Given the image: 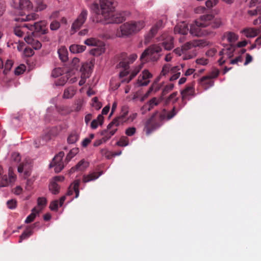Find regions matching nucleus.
I'll use <instances>...</instances> for the list:
<instances>
[{
  "label": "nucleus",
  "instance_id": "nucleus-15",
  "mask_svg": "<svg viewBox=\"0 0 261 261\" xmlns=\"http://www.w3.org/2000/svg\"><path fill=\"white\" fill-rule=\"evenodd\" d=\"M207 45V42L203 40H195L193 41H189L184 44L181 47L184 53L194 47H203Z\"/></svg>",
  "mask_w": 261,
  "mask_h": 261
},
{
  "label": "nucleus",
  "instance_id": "nucleus-61",
  "mask_svg": "<svg viewBox=\"0 0 261 261\" xmlns=\"http://www.w3.org/2000/svg\"><path fill=\"white\" fill-rule=\"evenodd\" d=\"M49 208L52 211H57L58 208V201L55 200L52 201L50 204Z\"/></svg>",
  "mask_w": 261,
  "mask_h": 261
},
{
  "label": "nucleus",
  "instance_id": "nucleus-48",
  "mask_svg": "<svg viewBox=\"0 0 261 261\" xmlns=\"http://www.w3.org/2000/svg\"><path fill=\"white\" fill-rule=\"evenodd\" d=\"M60 27V23L57 20L53 21L50 24V29L52 31H56Z\"/></svg>",
  "mask_w": 261,
  "mask_h": 261
},
{
  "label": "nucleus",
  "instance_id": "nucleus-2",
  "mask_svg": "<svg viewBox=\"0 0 261 261\" xmlns=\"http://www.w3.org/2000/svg\"><path fill=\"white\" fill-rule=\"evenodd\" d=\"M127 113L128 111H126L120 116L113 119L108 125L107 129L101 132V135L103 136L102 139L96 140L93 145L95 147L98 146L102 144L103 141L106 142L114 135L117 130V127L126 121L125 118Z\"/></svg>",
  "mask_w": 261,
  "mask_h": 261
},
{
  "label": "nucleus",
  "instance_id": "nucleus-5",
  "mask_svg": "<svg viewBox=\"0 0 261 261\" xmlns=\"http://www.w3.org/2000/svg\"><path fill=\"white\" fill-rule=\"evenodd\" d=\"M162 48L160 44H153L145 49L140 56L142 62H156L162 56Z\"/></svg>",
  "mask_w": 261,
  "mask_h": 261
},
{
  "label": "nucleus",
  "instance_id": "nucleus-33",
  "mask_svg": "<svg viewBox=\"0 0 261 261\" xmlns=\"http://www.w3.org/2000/svg\"><path fill=\"white\" fill-rule=\"evenodd\" d=\"M79 139V134L75 131L72 132L67 138L68 144H74Z\"/></svg>",
  "mask_w": 261,
  "mask_h": 261
},
{
  "label": "nucleus",
  "instance_id": "nucleus-34",
  "mask_svg": "<svg viewBox=\"0 0 261 261\" xmlns=\"http://www.w3.org/2000/svg\"><path fill=\"white\" fill-rule=\"evenodd\" d=\"M210 24L208 26H211L213 29L218 28L222 24V21L220 18H214L212 15V18L210 20Z\"/></svg>",
  "mask_w": 261,
  "mask_h": 261
},
{
  "label": "nucleus",
  "instance_id": "nucleus-16",
  "mask_svg": "<svg viewBox=\"0 0 261 261\" xmlns=\"http://www.w3.org/2000/svg\"><path fill=\"white\" fill-rule=\"evenodd\" d=\"M152 77V75L148 70H144L139 75L138 80V84L139 86H145L150 82L149 79Z\"/></svg>",
  "mask_w": 261,
  "mask_h": 261
},
{
  "label": "nucleus",
  "instance_id": "nucleus-47",
  "mask_svg": "<svg viewBox=\"0 0 261 261\" xmlns=\"http://www.w3.org/2000/svg\"><path fill=\"white\" fill-rule=\"evenodd\" d=\"M92 101V106L96 110H99L101 108L102 104L100 102L98 101V99L97 97L93 98Z\"/></svg>",
  "mask_w": 261,
  "mask_h": 261
},
{
  "label": "nucleus",
  "instance_id": "nucleus-54",
  "mask_svg": "<svg viewBox=\"0 0 261 261\" xmlns=\"http://www.w3.org/2000/svg\"><path fill=\"white\" fill-rule=\"evenodd\" d=\"M136 132V128L135 127H130L125 130V134L128 136H133Z\"/></svg>",
  "mask_w": 261,
  "mask_h": 261
},
{
  "label": "nucleus",
  "instance_id": "nucleus-46",
  "mask_svg": "<svg viewBox=\"0 0 261 261\" xmlns=\"http://www.w3.org/2000/svg\"><path fill=\"white\" fill-rule=\"evenodd\" d=\"M13 63L12 62V61L11 60H8L5 65H4V73L5 74H7L9 71L11 69V68H12V66H13Z\"/></svg>",
  "mask_w": 261,
  "mask_h": 261
},
{
  "label": "nucleus",
  "instance_id": "nucleus-22",
  "mask_svg": "<svg viewBox=\"0 0 261 261\" xmlns=\"http://www.w3.org/2000/svg\"><path fill=\"white\" fill-rule=\"evenodd\" d=\"M188 26L184 22L178 23L174 28V33L175 34L186 35L188 34Z\"/></svg>",
  "mask_w": 261,
  "mask_h": 261
},
{
  "label": "nucleus",
  "instance_id": "nucleus-49",
  "mask_svg": "<svg viewBox=\"0 0 261 261\" xmlns=\"http://www.w3.org/2000/svg\"><path fill=\"white\" fill-rule=\"evenodd\" d=\"M171 65L169 64H165L162 68L161 75H166L168 73H170Z\"/></svg>",
  "mask_w": 261,
  "mask_h": 261
},
{
  "label": "nucleus",
  "instance_id": "nucleus-4",
  "mask_svg": "<svg viewBox=\"0 0 261 261\" xmlns=\"http://www.w3.org/2000/svg\"><path fill=\"white\" fill-rule=\"evenodd\" d=\"M145 25L143 20L130 21L125 22L120 26L118 32L119 36L122 37H129L137 34Z\"/></svg>",
  "mask_w": 261,
  "mask_h": 261
},
{
  "label": "nucleus",
  "instance_id": "nucleus-3",
  "mask_svg": "<svg viewBox=\"0 0 261 261\" xmlns=\"http://www.w3.org/2000/svg\"><path fill=\"white\" fill-rule=\"evenodd\" d=\"M212 18V14H205L201 16L190 26V33L194 36L200 37L208 35L210 32L205 29L210 24V20Z\"/></svg>",
  "mask_w": 261,
  "mask_h": 261
},
{
  "label": "nucleus",
  "instance_id": "nucleus-52",
  "mask_svg": "<svg viewBox=\"0 0 261 261\" xmlns=\"http://www.w3.org/2000/svg\"><path fill=\"white\" fill-rule=\"evenodd\" d=\"M159 81V78L156 79V80L153 82L152 85L150 87V88L148 90V92L150 93L152 92L153 90H154L155 91H157L159 90L160 87L157 86L158 82Z\"/></svg>",
  "mask_w": 261,
  "mask_h": 261
},
{
  "label": "nucleus",
  "instance_id": "nucleus-23",
  "mask_svg": "<svg viewBox=\"0 0 261 261\" xmlns=\"http://www.w3.org/2000/svg\"><path fill=\"white\" fill-rule=\"evenodd\" d=\"M105 45L103 42L99 43L98 44L95 45L93 48L90 50V54L94 56H98L100 55L105 51Z\"/></svg>",
  "mask_w": 261,
  "mask_h": 261
},
{
  "label": "nucleus",
  "instance_id": "nucleus-14",
  "mask_svg": "<svg viewBox=\"0 0 261 261\" xmlns=\"http://www.w3.org/2000/svg\"><path fill=\"white\" fill-rule=\"evenodd\" d=\"M183 106L186 103V100H190V96H194L195 95V88L193 85L187 86L185 88L180 91Z\"/></svg>",
  "mask_w": 261,
  "mask_h": 261
},
{
  "label": "nucleus",
  "instance_id": "nucleus-45",
  "mask_svg": "<svg viewBox=\"0 0 261 261\" xmlns=\"http://www.w3.org/2000/svg\"><path fill=\"white\" fill-rule=\"evenodd\" d=\"M174 84L172 83L167 85L163 90L162 93V96L166 95L169 92L172 91L174 88Z\"/></svg>",
  "mask_w": 261,
  "mask_h": 261
},
{
  "label": "nucleus",
  "instance_id": "nucleus-12",
  "mask_svg": "<svg viewBox=\"0 0 261 261\" xmlns=\"http://www.w3.org/2000/svg\"><path fill=\"white\" fill-rule=\"evenodd\" d=\"M235 49L236 46L231 44L225 46L219 52V55L222 56V57L218 60L220 65H222L225 63L226 60H223V58H224L223 56H226L227 58L228 59L232 58L233 56V53L235 51Z\"/></svg>",
  "mask_w": 261,
  "mask_h": 261
},
{
  "label": "nucleus",
  "instance_id": "nucleus-9",
  "mask_svg": "<svg viewBox=\"0 0 261 261\" xmlns=\"http://www.w3.org/2000/svg\"><path fill=\"white\" fill-rule=\"evenodd\" d=\"M64 156V152L60 151L53 158L52 162L49 165V167H55L54 170L56 173H59L64 168V165L63 162V158Z\"/></svg>",
  "mask_w": 261,
  "mask_h": 261
},
{
  "label": "nucleus",
  "instance_id": "nucleus-37",
  "mask_svg": "<svg viewBox=\"0 0 261 261\" xmlns=\"http://www.w3.org/2000/svg\"><path fill=\"white\" fill-rule=\"evenodd\" d=\"M103 117L102 115H99L96 119H94L91 123V127L93 129H96L98 124L101 125L103 123Z\"/></svg>",
  "mask_w": 261,
  "mask_h": 261
},
{
  "label": "nucleus",
  "instance_id": "nucleus-63",
  "mask_svg": "<svg viewBox=\"0 0 261 261\" xmlns=\"http://www.w3.org/2000/svg\"><path fill=\"white\" fill-rule=\"evenodd\" d=\"M25 69V66H18L15 70V74L16 75H19L22 74Z\"/></svg>",
  "mask_w": 261,
  "mask_h": 261
},
{
  "label": "nucleus",
  "instance_id": "nucleus-24",
  "mask_svg": "<svg viewBox=\"0 0 261 261\" xmlns=\"http://www.w3.org/2000/svg\"><path fill=\"white\" fill-rule=\"evenodd\" d=\"M199 80L201 86L205 89H207L214 85V82L213 80H212L210 76H204L202 77Z\"/></svg>",
  "mask_w": 261,
  "mask_h": 261
},
{
  "label": "nucleus",
  "instance_id": "nucleus-26",
  "mask_svg": "<svg viewBox=\"0 0 261 261\" xmlns=\"http://www.w3.org/2000/svg\"><path fill=\"white\" fill-rule=\"evenodd\" d=\"M86 46L82 45L73 44L70 46L69 50L73 54H80L85 50Z\"/></svg>",
  "mask_w": 261,
  "mask_h": 261
},
{
  "label": "nucleus",
  "instance_id": "nucleus-57",
  "mask_svg": "<svg viewBox=\"0 0 261 261\" xmlns=\"http://www.w3.org/2000/svg\"><path fill=\"white\" fill-rule=\"evenodd\" d=\"M7 206L10 209H13L16 207V201L14 199L9 200L7 202Z\"/></svg>",
  "mask_w": 261,
  "mask_h": 261
},
{
  "label": "nucleus",
  "instance_id": "nucleus-13",
  "mask_svg": "<svg viewBox=\"0 0 261 261\" xmlns=\"http://www.w3.org/2000/svg\"><path fill=\"white\" fill-rule=\"evenodd\" d=\"M0 178V188H1L8 187L13 184L16 180V176L10 168L9 169L8 176L6 174L3 175Z\"/></svg>",
  "mask_w": 261,
  "mask_h": 261
},
{
  "label": "nucleus",
  "instance_id": "nucleus-30",
  "mask_svg": "<svg viewBox=\"0 0 261 261\" xmlns=\"http://www.w3.org/2000/svg\"><path fill=\"white\" fill-rule=\"evenodd\" d=\"M75 94V90L73 87H70L64 90L63 95V98L69 99L72 98Z\"/></svg>",
  "mask_w": 261,
  "mask_h": 261
},
{
  "label": "nucleus",
  "instance_id": "nucleus-59",
  "mask_svg": "<svg viewBox=\"0 0 261 261\" xmlns=\"http://www.w3.org/2000/svg\"><path fill=\"white\" fill-rule=\"evenodd\" d=\"M155 35L151 33L150 31L145 36V41L144 43L147 44L149 43L150 40Z\"/></svg>",
  "mask_w": 261,
  "mask_h": 261
},
{
  "label": "nucleus",
  "instance_id": "nucleus-21",
  "mask_svg": "<svg viewBox=\"0 0 261 261\" xmlns=\"http://www.w3.org/2000/svg\"><path fill=\"white\" fill-rule=\"evenodd\" d=\"M81 180L80 179L75 180L72 185L68 188L67 192V195H71L73 194V192L75 193V198L78 197L79 195V188L80 185Z\"/></svg>",
  "mask_w": 261,
  "mask_h": 261
},
{
  "label": "nucleus",
  "instance_id": "nucleus-1",
  "mask_svg": "<svg viewBox=\"0 0 261 261\" xmlns=\"http://www.w3.org/2000/svg\"><path fill=\"white\" fill-rule=\"evenodd\" d=\"M101 13L98 14L97 22L103 24L119 23L125 20V17L121 13L114 11L115 7L110 0H99Z\"/></svg>",
  "mask_w": 261,
  "mask_h": 261
},
{
  "label": "nucleus",
  "instance_id": "nucleus-11",
  "mask_svg": "<svg viewBox=\"0 0 261 261\" xmlns=\"http://www.w3.org/2000/svg\"><path fill=\"white\" fill-rule=\"evenodd\" d=\"M137 58V56L136 54H133L129 56H127L125 53H122L120 56V61L119 63L116 65V68L129 69V64L133 63Z\"/></svg>",
  "mask_w": 261,
  "mask_h": 261
},
{
  "label": "nucleus",
  "instance_id": "nucleus-55",
  "mask_svg": "<svg viewBox=\"0 0 261 261\" xmlns=\"http://www.w3.org/2000/svg\"><path fill=\"white\" fill-rule=\"evenodd\" d=\"M68 78L66 76H63L59 79L57 82H56V85L58 86H63L68 81Z\"/></svg>",
  "mask_w": 261,
  "mask_h": 261
},
{
  "label": "nucleus",
  "instance_id": "nucleus-31",
  "mask_svg": "<svg viewBox=\"0 0 261 261\" xmlns=\"http://www.w3.org/2000/svg\"><path fill=\"white\" fill-rule=\"evenodd\" d=\"M178 110H176L175 107H173L171 111L167 112L165 109H164L162 113L165 115L167 120H169L173 118L177 113Z\"/></svg>",
  "mask_w": 261,
  "mask_h": 261
},
{
  "label": "nucleus",
  "instance_id": "nucleus-43",
  "mask_svg": "<svg viewBox=\"0 0 261 261\" xmlns=\"http://www.w3.org/2000/svg\"><path fill=\"white\" fill-rule=\"evenodd\" d=\"M129 139L127 137H121L119 141L117 142V144L119 146H126L128 145Z\"/></svg>",
  "mask_w": 261,
  "mask_h": 261
},
{
  "label": "nucleus",
  "instance_id": "nucleus-6",
  "mask_svg": "<svg viewBox=\"0 0 261 261\" xmlns=\"http://www.w3.org/2000/svg\"><path fill=\"white\" fill-rule=\"evenodd\" d=\"M165 114H159L158 111L155 112L146 122L145 128L147 133L149 134L160 127L162 124V121L165 119Z\"/></svg>",
  "mask_w": 261,
  "mask_h": 261
},
{
  "label": "nucleus",
  "instance_id": "nucleus-35",
  "mask_svg": "<svg viewBox=\"0 0 261 261\" xmlns=\"http://www.w3.org/2000/svg\"><path fill=\"white\" fill-rule=\"evenodd\" d=\"M38 17V15L33 13L31 14H28L25 17H19L15 18L16 21H29L31 20H36Z\"/></svg>",
  "mask_w": 261,
  "mask_h": 261
},
{
  "label": "nucleus",
  "instance_id": "nucleus-18",
  "mask_svg": "<svg viewBox=\"0 0 261 261\" xmlns=\"http://www.w3.org/2000/svg\"><path fill=\"white\" fill-rule=\"evenodd\" d=\"M39 224V223L36 222L34 223L33 224L31 225L30 226H28L26 228V229L24 230V231L23 232V233L21 234V236L19 237V243H21L22 240L28 238L33 234V229L38 226Z\"/></svg>",
  "mask_w": 261,
  "mask_h": 261
},
{
  "label": "nucleus",
  "instance_id": "nucleus-28",
  "mask_svg": "<svg viewBox=\"0 0 261 261\" xmlns=\"http://www.w3.org/2000/svg\"><path fill=\"white\" fill-rule=\"evenodd\" d=\"M100 173L92 172L87 175H84L83 178V181L85 183L97 179L100 175Z\"/></svg>",
  "mask_w": 261,
  "mask_h": 261
},
{
  "label": "nucleus",
  "instance_id": "nucleus-62",
  "mask_svg": "<svg viewBox=\"0 0 261 261\" xmlns=\"http://www.w3.org/2000/svg\"><path fill=\"white\" fill-rule=\"evenodd\" d=\"M196 62L197 64L206 65L208 63V60L204 58H201L197 59L196 61Z\"/></svg>",
  "mask_w": 261,
  "mask_h": 261
},
{
  "label": "nucleus",
  "instance_id": "nucleus-25",
  "mask_svg": "<svg viewBox=\"0 0 261 261\" xmlns=\"http://www.w3.org/2000/svg\"><path fill=\"white\" fill-rule=\"evenodd\" d=\"M223 38L224 39H226L228 42L232 43L235 42L238 39L239 36L234 32H226L224 33Z\"/></svg>",
  "mask_w": 261,
  "mask_h": 261
},
{
  "label": "nucleus",
  "instance_id": "nucleus-7",
  "mask_svg": "<svg viewBox=\"0 0 261 261\" xmlns=\"http://www.w3.org/2000/svg\"><path fill=\"white\" fill-rule=\"evenodd\" d=\"M93 65L92 61L83 64L80 69V71L82 72L81 79L79 82V85L80 86L84 85L86 82V79L90 77Z\"/></svg>",
  "mask_w": 261,
  "mask_h": 261
},
{
  "label": "nucleus",
  "instance_id": "nucleus-29",
  "mask_svg": "<svg viewBox=\"0 0 261 261\" xmlns=\"http://www.w3.org/2000/svg\"><path fill=\"white\" fill-rule=\"evenodd\" d=\"M25 23L16 25L14 29V34L18 37H22L24 33L25 30L28 29L27 27H23Z\"/></svg>",
  "mask_w": 261,
  "mask_h": 261
},
{
  "label": "nucleus",
  "instance_id": "nucleus-10",
  "mask_svg": "<svg viewBox=\"0 0 261 261\" xmlns=\"http://www.w3.org/2000/svg\"><path fill=\"white\" fill-rule=\"evenodd\" d=\"M87 15L88 11L85 9H83L72 24L71 30L73 32V33H75L81 28L85 22Z\"/></svg>",
  "mask_w": 261,
  "mask_h": 261
},
{
  "label": "nucleus",
  "instance_id": "nucleus-44",
  "mask_svg": "<svg viewBox=\"0 0 261 261\" xmlns=\"http://www.w3.org/2000/svg\"><path fill=\"white\" fill-rule=\"evenodd\" d=\"M160 101L156 98L153 97L147 102L150 110L153 109L155 106L159 105Z\"/></svg>",
  "mask_w": 261,
  "mask_h": 261
},
{
  "label": "nucleus",
  "instance_id": "nucleus-36",
  "mask_svg": "<svg viewBox=\"0 0 261 261\" xmlns=\"http://www.w3.org/2000/svg\"><path fill=\"white\" fill-rule=\"evenodd\" d=\"M177 92H174L171 94L165 100V104L166 105H168L169 103L172 102V103H174L178 100V97H177Z\"/></svg>",
  "mask_w": 261,
  "mask_h": 261
},
{
  "label": "nucleus",
  "instance_id": "nucleus-40",
  "mask_svg": "<svg viewBox=\"0 0 261 261\" xmlns=\"http://www.w3.org/2000/svg\"><path fill=\"white\" fill-rule=\"evenodd\" d=\"M88 166V163L85 161V160H82L80 161L78 164L75 166L72 167L71 169V172H74L75 169H78L79 170H84Z\"/></svg>",
  "mask_w": 261,
  "mask_h": 261
},
{
  "label": "nucleus",
  "instance_id": "nucleus-27",
  "mask_svg": "<svg viewBox=\"0 0 261 261\" xmlns=\"http://www.w3.org/2000/svg\"><path fill=\"white\" fill-rule=\"evenodd\" d=\"M58 53L59 54V57L60 59V60L62 62H66L67 61L68 57V51L66 49V48L65 46H62L58 50Z\"/></svg>",
  "mask_w": 261,
  "mask_h": 261
},
{
  "label": "nucleus",
  "instance_id": "nucleus-64",
  "mask_svg": "<svg viewBox=\"0 0 261 261\" xmlns=\"http://www.w3.org/2000/svg\"><path fill=\"white\" fill-rule=\"evenodd\" d=\"M140 111L141 112L142 114L144 115L147 112L150 111V110L149 109V107H148V105L145 103L144 105L141 108Z\"/></svg>",
  "mask_w": 261,
  "mask_h": 261
},
{
  "label": "nucleus",
  "instance_id": "nucleus-60",
  "mask_svg": "<svg viewBox=\"0 0 261 261\" xmlns=\"http://www.w3.org/2000/svg\"><path fill=\"white\" fill-rule=\"evenodd\" d=\"M38 205L43 207L46 204V199L43 197H39L37 200Z\"/></svg>",
  "mask_w": 261,
  "mask_h": 261
},
{
  "label": "nucleus",
  "instance_id": "nucleus-41",
  "mask_svg": "<svg viewBox=\"0 0 261 261\" xmlns=\"http://www.w3.org/2000/svg\"><path fill=\"white\" fill-rule=\"evenodd\" d=\"M102 41L98 40L94 38H90L86 39L84 43L85 44L88 46H95L97 44H98L99 43H101Z\"/></svg>",
  "mask_w": 261,
  "mask_h": 261
},
{
  "label": "nucleus",
  "instance_id": "nucleus-42",
  "mask_svg": "<svg viewBox=\"0 0 261 261\" xmlns=\"http://www.w3.org/2000/svg\"><path fill=\"white\" fill-rule=\"evenodd\" d=\"M79 149L78 148H73L70 150L69 152L67 154L66 160L68 162L73 156H74L78 152Z\"/></svg>",
  "mask_w": 261,
  "mask_h": 261
},
{
  "label": "nucleus",
  "instance_id": "nucleus-51",
  "mask_svg": "<svg viewBox=\"0 0 261 261\" xmlns=\"http://www.w3.org/2000/svg\"><path fill=\"white\" fill-rule=\"evenodd\" d=\"M248 13L251 16H253L257 14H261V5L257 6L255 10H249L248 11Z\"/></svg>",
  "mask_w": 261,
  "mask_h": 261
},
{
  "label": "nucleus",
  "instance_id": "nucleus-19",
  "mask_svg": "<svg viewBox=\"0 0 261 261\" xmlns=\"http://www.w3.org/2000/svg\"><path fill=\"white\" fill-rule=\"evenodd\" d=\"M17 170L19 173H22L24 171V178H28L31 175L30 166L28 162L20 164Z\"/></svg>",
  "mask_w": 261,
  "mask_h": 261
},
{
  "label": "nucleus",
  "instance_id": "nucleus-32",
  "mask_svg": "<svg viewBox=\"0 0 261 261\" xmlns=\"http://www.w3.org/2000/svg\"><path fill=\"white\" fill-rule=\"evenodd\" d=\"M162 45L166 50H171L173 47V38L171 36L168 37L162 43Z\"/></svg>",
  "mask_w": 261,
  "mask_h": 261
},
{
  "label": "nucleus",
  "instance_id": "nucleus-58",
  "mask_svg": "<svg viewBox=\"0 0 261 261\" xmlns=\"http://www.w3.org/2000/svg\"><path fill=\"white\" fill-rule=\"evenodd\" d=\"M184 66L182 64H181L180 66H176L171 67L170 69V73H175L176 72H180L179 71L180 70V68H182L184 67Z\"/></svg>",
  "mask_w": 261,
  "mask_h": 261
},
{
  "label": "nucleus",
  "instance_id": "nucleus-50",
  "mask_svg": "<svg viewBox=\"0 0 261 261\" xmlns=\"http://www.w3.org/2000/svg\"><path fill=\"white\" fill-rule=\"evenodd\" d=\"M139 72V69H135L134 71H132L130 75H129V77L128 79H124L122 82H125L127 83H128L135 76L137 75V74Z\"/></svg>",
  "mask_w": 261,
  "mask_h": 261
},
{
  "label": "nucleus",
  "instance_id": "nucleus-17",
  "mask_svg": "<svg viewBox=\"0 0 261 261\" xmlns=\"http://www.w3.org/2000/svg\"><path fill=\"white\" fill-rule=\"evenodd\" d=\"M14 3L18 5L16 7L21 10H30L33 8V4L29 0H14Z\"/></svg>",
  "mask_w": 261,
  "mask_h": 261
},
{
  "label": "nucleus",
  "instance_id": "nucleus-56",
  "mask_svg": "<svg viewBox=\"0 0 261 261\" xmlns=\"http://www.w3.org/2000/svg\"><path fill=\"white\" fill-rule=\"evenodd\" d=\"M62 69L60 68H55L51 72V76L54 77H57L61 75Z\"/></svg>",
  "mask_w": 261,
  "mask_h": 261
},
{
  "label": "nucleus",
  "instance_id": "nucleus-39",
  "mask_svg": "<svg viewBox=\"0 0 261 261\" xmlns=\"http://www.w3.org/2000/svg\"><path fill=\"white\" fill-rule=\"evenodd\" d=\"M60 186L55 181H51L49 185V190L53 194H57L59 193Z\"/></svg>",
  "mask_w": 261,
  "mask_h": 261
},
{
  "label": "nucleus",
  "instance_id": "nucleus-8",
  "mask_svg": "<svg viewBox=\"0 0 261 261\" xmlns=\"http://www.w3.org/2000/svg\"><path fill=\"white\" fill-rule=\"evenodd\" d=\"M47 22L45 20H42L34 23L33 24H24L23 27H27L28 30L34 31L36 32L41 33L42 34H45L48 33V29L46 28Z\"/></svg>",
  "mask_w": 261,
  "mask_h": 261
},
{
  "label": "nucleus",
  "instance_id": "nucleus-53",
  "mask_svg": "<svg viewBox=\"0 0 261 261\" xmlns=\"http://www.w3.org/2000/svg\"><path fill=\"white\" fill-rule=\"evenodd\" d=\"M46 8V5L43 2L38 1L37 2L36 10L37 11H42Z\"/></svg>",
  "mask_w": 261,
  "mask_h": 261
},
{
  "label": "nucleus",
  "instance_id": "nucleus-38",
  "mask_svg": "<svg viewBox=\"0 0 261 261\" xmlns=\"http://www.w3.org/2000/svg\"><path fill=\"white\" fill-rule=\"evenodd\" d=\"M39 211L37 210L36 208H34L31 214H30L26 218L25 220V223H30L34 221L36 217V215L38 214Z\"/></svg>",
  "mask_w": 261,
  "mask_h": 261
},
{
  "label": "nucleus",
  "instance_id": "nucleus-20",
  "mask_svg": "<svg viewBox=\"0 0 261 261\" xmlns=\"http://www.w3.org/2000/svg\"><path fill=\"white\" fill-rule=\"evenodd\" d=\"M241 32L247 38H253L260 32L259 29L248 28L243 29Z\"/></svg>",
  "mask_w": 261,
  "mask_h": 261
}]
</instances>
